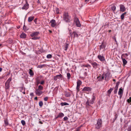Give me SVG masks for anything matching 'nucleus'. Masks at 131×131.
Masks as SVG:
<instances>
[{
    "label": "nucleus",
    "mask_w": 131,
    "mask_h": 131,
    "mask_svg": "<svg viewBox=\"0 0 131 131\" xmlns=\"http://www.w3.org/2000/svg\"><path fill=\"white\" fill-rule=\"evenodd\" d=\"M63 19L67 23L69 22L71 20V17L67 13H64L63 15Z\"/></svg>",
    "instance_id": "obj_1"
},
{
    "label": "nucleus",
    "mask_w": 131,
    "mask_h": 131,
    "mask_svg": "<svg viewBox=\"0 0 131 131\" xmlns=\"http://www.w3.org/2000/svg\"><path fill=\"white\" fill-rule=\"evenodd\" d=\"M39 34V32L38 31L31 33L30 35V36L32 37L31 39L35 40L39 39L40 37H37V36Z\"/></svg>",
    "instance_id": "obj_2"
},
{
    "label": "nucleus",
    "mask_w": 131,
    "mask_h": 131,
    "mask_svg": "<svg viewBox=\"0 0 131 131\" xmlns=\"http://www.w3.org/2000/svg\"><path fill=\"white\" fill-rule=\"evenodd\" d=\"M95 97L93 95V97L91 100L90 101L89 99H87V101L86 103V106L88 107L89 106H90L91 104H93L94 103L95 100Z\"/></svg>",
    "instance_id": "obj_3"
},
{
    "label": "nucleus",
    "mask_w": 131,
    "mask_h": 131,
    "mask_svg": "<svg viewBox=\"0 0 131 131\" xmlns=\"http://www.w3.org/2000/svg\"><path fill=\"white\" fill-rule=\"evenodd\" d=\"M102 119L101 118L98 119L97 123L95 125V128L97 129H99L102 126Z\"/></svg>",
    "instance_id": "obj_4"
},
{
    "label": "nucleus",
    "mask_w": 131,
    "mask_h": 131,
    "mask_svg": "<svg viewBox=\"0 0 131 131\" xmlns=\"http://www.w3.org/2000/svg\"><path fill=\"white\" fill-rule=\"evenodd\" d=\"M92 89L89 86L85 87L82 90L83 92L89 94L91 91Z\"/></svg>",
    "instance_id": "obj_5"
},
{
    "label": "nucleus",
    "mask_w": 131,
    "mask_h": 131,
    "mask_svg": "<svg viewBox=\"0 0 131 131\" xmlns=\"http://www.w3.org/2000/svg\"><path fill=\"white\" fill-rule=\"evenodd\" d=\"M110 75V73L109 72H107L105 74L104 77H105V81H107L110 80L111 77Z\"/></svg>",
    "instance_id": "obj_6"
},
{
    "label": "nucleus",
    "mask_w": 131,
    "mask_h": 131,
    "mask_svg": "<svg viewBox=\"0 0 131 131\" xmlns=\"http://www.w3.org/2000/svg\"><path fill=\"white\" fill-rule=\"evenodd\" d=\"M74 22L75 23L76 26L78 27H80L81 25L78 18H75L74 20Z\"/></svg>",
    "instance_id": "obj_7"
},
{
    "label": "nucleus",
    "mask_w": 131,
    "mask_h": 131,
    "mask_svg": "<svg viewBox=\"0 0 131 131\" xmlns=\"http://www.w3.org/2000/svg\"><path fill=\"white\" fill-rule=\"evenodd\" d=\"M104 75L99 74V75L97 77V79L98 81H102L104 79Z\"/></svg>",
    "instance_id": "obj_8"
},
{
    "label": "nucleus",
    "mask_w": 131,
    "mask_h": 131,
    "mask_svg": "<svg viewBox=\"0 0 131 131\" xmlns=\"http://www.w3.org/2000/svg\"><path fill=\"white\" fill-rule=\"evenodd\" d=\"M50 23H51V26L52 27H55L57 25V23L56 20L54 19L51 20Z\"/></svg>",
    "instance_id": "obj_9"
},
{
    "label": "nucleus",
    "mask_w": 131,
    "mask_h": 131,
    "mask_svg": "<svg viewBox=\"0 0 131 131\" xmlns=\"http://www.w3.org/2000/svg\"><path fill=\"white\" fill-rule=\"evenodd\" d=\"M9 87L10 84L5 83V89L6 92L7 93H8Z\"/></svg>",
    "instance_id": "obj_10"
},
{
    "label": "nucleus",
    "mask_w": 131,
    "mask_h": 131,
    "mask_svg": "<svg viewBox=\"0 0 131 131\" xmlns=\"http://www.w3.org/2000/svg\"><path fill=\"white\" fill-rule=\"evenodd\" d=\"M29 7V5L27 2H26V4L24 5L23 6L22 8L23 9L26 10Z\"/></svg>",
    "instance_id": "obj_11"
},
{
    "label": "nucleus",
    "mask_w": 131,
    "mask_h": 131,
    "mask_svg": "<svg viewBox=\"0 0 131 131\" xmlns=\"http://www.w3.org/2000/svg\"><path fill=\"white\" fill-rule=\"evenodd\" d=\"M98 58L101 61H103L105 60L104 57L101 55H99L97 56Z\"/></svg>",
    "instance_id": "obj_12"
},
{
    "label": "nucleus",
    "mask_w": 131,
    "mask_h": 131,
    "mask_svg": "<svg viewBox=\"0 0 131 131\" xmlns=\"http://www.w3.org/2000/svg\"><path fill=\"white\" fill-rule=\"evenodd\" d=\"M120 10L122 12H124L126 10V8L123 5H120Z\"/></svg>",
    "instance_id": "obj_13"
},
{
    "label": "nucleus",
    "mask_w": 131,
    "mask_h": 131,
    "mask_svg": "<svg viewBox=\"0 0 131 131\" xmlns=\"http://www.w3.org/2000/svg\"><path fill=\"white\" fill-rule=\"evenodd\" d=\"M91 64L92 65L93 67L95 69L97 68L99 66V64L96 62H92Z\"/></svg>",
    "instance_id": "obj_14"
},
{
    "label": "nucleus",
    "mask_w": 131,
    "mask_h": 131,
    "mask_svg": "<svg viewBox=\"0 0 131 131\" xmlns=\"http://www.w3.org/2000/svg\"><path fill=\"white\" fill-rule=\"evenodd\" d=\"M35 93L37 95L39 96L42 94V92L37 89L36 90Z\"/></svg>",
    "instance_id": "obj_15"
},
{
    "label": "nucleus",
    "mask_w": 131,
    "mask_h": 131,
    "mask_svg": "<svg viewBox=\"0 0 131 131\" xmlns=\"http://www.w3.org/2000/svg\"><path fill=\"white\" fill-rule=\"evenodd\" d=\"M106 47V44L103 42L102 43V44L100 46V49L101 50L102 49H105Z\"/></svg>",
    "instance_id": "obj_16"
},
{
    "label": "nucleus",
    "mask_w": 131,
    "mask_h": 131,
    "mask_svg": "<svg viewBox=\"0 0 131 131\" xmlns=\"http://www.w3.org/2000/svg\"><path fill=\"white\" fill-rule=\"evenodd\" d=\"M124 55H122L121 58L123 62L124 65H126L127 63V61L123 58Z\"/></svg>",
    "instance_id": "obj_17"
},
{
    "label": "nucleus",
    "mask_w": 131,
    "mask_h": 131,
    "mask_svg": "<svg viewBox=\"0 0 131 131\" xmlns=\"http://www.w3.org/2000/svg\"><path fill=\"white\" fill-rule=\"evenodd\" d=\"M34 16L29 17L28 18V21L29 22H30L34 19Z\"/></svg>",
    "instance_id": "obj_18"
},
{
    "label": "nucleus",
    "mask_w": 131,
    "mask_h": 131,
    "mask_svg": "<svg viewBox=\"0 0 131 131\" xmlns=\"http://www.w3.org/2000/svg\"><path fill=\"white\" fill-rule=\"evenodd\" d=\"M64 116V114L62 113H61L59 114L56 117V119H57L59 117H63Z\"/></svg>",
    "instance_id": "obj_19"
},
{
    "label": "nucleus",
    "mask_w": 131,
    "mask_h": 131,
    "mask_svg": "<svg viewBox=\"0 0 131 131\" xmlns=\"http://www.w3.org/2000/svg\"><path fill=\"white\" fill-rule=\"evenodd\" d=\"M123 90L121 88H120L119 89L118 92V95H121V94H123Z\"/></svg>",
    "instance_id": "obj_20"
},
{
    "label": "nucleus",
    "mask_w": 131,
    "mask_h": 131,
    "mask_svg": "<svg viewBox=\"0 0 131 131\" xmlns=\"http://www.w3.org/2000/svg\"><path fill=\"white\" fill-rule=\"evenodd\" d=\"M20 37L21 38H25L26 37V35L24 33H22L20 35Z\"/></svg>",
    "instance_id": "obj_21"
},
{
    "label": "nucleus",
    "mask_w": 131,
    "mask_h": 131,
    "mask_svg": "<svg viewBox=\"0 0 131 131\" xmlns=\"http://www.w3.org/2000/svg\"><path fill=\"white\" fill-rule=\"evenodd\" d=\"M29 73L30 76H33L34 75V73L33 72L31 69H29Z\"/></svg>",
    "instance_id": "obj_22"
},
{
    "label": "nucleus",
    "mask_w": 131,
    "mask_h": 131,
    "mask_svg": "<svg viewBox=\"0 0 131 131\" xmlns=\"http://www.w3.org/2000/svg\"><path fill=\"white\" fill-rule=\"evenodd\" d=\"M60 105L62 106L64 105H68L69 104L66 102H61L60 103Z\"/></svg>",
    "instance_id": "obj_23"
},
{
    "label": "nucleus",
    "mask_w": 131,
    "mask_h": 131,
    "mask_svg": "<svg viewBox=\"0 0 131 131\" xmlns=\"http://www.w3.org/2000/svg\"><path fill=\"white\" fill-rule=\"evenodd\" d=\"M126 12H125L124 13H123L122 15H121V19L122 20L124 19V16L126 15Z\"/></svg>",
    "instance_id": "obj_24"
},
{
    "label": "nucleus",
    "mask_w": 131,
    "mask_h": 131,
    "mask_svg": "<svg viewBox=\"0 0 131 131\" xmlns=\"http://www.w3.org/2000/svg\"><path fill=\"white\" fill-rule=\"evenodd\" d=\"M82 84V82L80 80H79L77 82V85L80 86Z\"/></svg>",
    "instance_id": "obj_25"
},
{
    "label": "nucleus",
    "mask_w": 131,
    "mask_h": 131,
    "mask_svg": "<svg viewBox=\"0 0 131 131\" xmlns=\"http://www.w3.org/2000/svg\"><path fill=\"white\" fill-rule=\"evenodd\" d=\"M23 29L24 31H26L28 30V28L27 27H26L24 25L23 27Z\"/></svg>",
    "instance_id": "obj_26"
},
{
    "label": "nucleus",
    "mask_w": 131,
    "mask_h": 131,
    "mask_svg": "<svg viewBox=\"0 0 131 131\" xmlns=\"http://www.w3.org/2000/svg\"><path fill=\"white\" fill-rule=\"evenodd\" d=\"M69 45L68 44L66 43L64 45V50L67 51Z\"/></svg>",
    "instance_id": "obj_27"
},
{
    "label": "nucleus",
    "mask_w": 131,
    "mask_h": 131,
    "mask_svg": "<svg viewBox=\"0 0 131 131\" xmlns=\"http://www.w3.org/2000/svg\"><path fill=\"white\" fill-rule=\"evenodd\" d=\"M56 77L57 78V79H61L62 75L61 74L58 75H56Z\"/></svg>",
    "instance_id": "obj_28"
},
{
    "label": "nucleus",
    "mask_w": 131,
    "mask_h": 131,
    "mask_svg": "<svg viewBox=\"0 0 131 131\" xmlns=\"http://www.w3.org/2000/svg\"><path fill=\"white\" fill-rule=\"evenodd\" d=\"M12 78H9L6 81V83L10 84V82L11 81Z\"/></svg>",
    "instance_id": "obj_29"
},
{
    "label": "nucleus",
    "mask_w": 131,
    "mask_h": 131,
    "mask_svg": "<svg viewBox=\"0 0 131 131\" xmlns=\"http://www.w3.org/2000/svg\"><path fill=\"white\" fill-rule=\"evenodd\" d=\"M43 87L41 85H39L38 87V90H43Z\"/></svg>",
    "instance_id": "obj_30"
},
{
    "label": "nucleus",
    "mask_w": 131,
    "mask_h": 131,
    "mask_svg": "<svg viewBox=\"0 0 131 131\" xmlns=\"http://www.w3.org/2000/svg\"><path fill=\"white\" fill-rule=\"evenodd\" d=\"M111 9L113 12H114L116 8V7L115 6H113L111 7Z\"/></svg>",
    "instance_id": "obj_31"
},
{
    "label": "nucleus",
    "mask_w": 131,
    "mask_h": 131,
    "mask_svg": "<svg viewBox=\"0 0 131 131\" xmlns=\"http://www.w3.org/2000/svg\"><path fill=\"white\" fill-rule=\"evenodd\" d=\"M67 78L68 80H69L71 77V75L70 73H67Z\"/></svg>",
    "instance_id": "obj_32"
},
{
    "label": "nucleus",
    "mask_w": 131,
    "mask_h": 131,
    "mask_svg": "<svg viewBox=\"0 0 131 131\" xmlns=\"http://www.w3.org/2000/svg\"><path fill=\"white\" fill-rule=\"evenodd\" d=\"M113 90V88H111L108 91V93L109 94H110Z\"/></svg>",
    "instance_id": "obj_33"
},
{
    "label": "nucleus",
    "mask_w": 131,
    "mask_h": 131,
    "mask_svg": "<svg viewBox=\"0 0 131 131\" xmlns=\"http://www.w3.org/2000/svg\"><path fill=\"white\" fill-rule=\"evenodd\" d=\"M21 123L23 126H24L26 124L25 122L23 120L21 121Z\"/></svg>",
    "instance_id": "obj_34"
},
{
    "label": "nucleus",
    "mask_w": 131,
    "mask_h": 131,
    "mask_svg": "<svg viewBox=\"0 0 131 131\" xmlns=\"http://www.w3.org/2000/svg\"><path fill=\"white\" fill-rule=\"evenodd\" d=\"M52 56L51 54H48L47 56V58L48 59H50L52 58Z\"/></svg>",
    "instance_id": "obj_35"
},
{
    "label": "nucleus",
    "mask_w": 131,
    "mask_h": 131,
    "mask_svg": "<svg viewBox=\"0 0 131 131\" xmlns=\"http://www.w3.org/2000/svg\"><path fill=\"white\" fill-rule=\"evenodd\" d=\"M43 103L42 101H40L39 102V105L40 107H42L43 105Z\"/></svg>",
    "instance_id": "obj_36"
},
{
    "label": "nucleus",
    "mask_w": 131,
    "mask_h": 131,
    "mask_svg": "<svg viewBox=\"0 0 131 131\" xmlns=\"http://www.w3.org/2000/svg\"><path fill=\"white\" fill-rule=\"evenodd\" d=\"M73 34H74V37H78V35L77 33L75 31L73 32Z\"/></svg>",
    "instance_id": "obj_37"
},
{
    "label": "nucleus",
    "mask_w": 131,
    "mask_h": 131,
    "mask_svg": "<svg viewBox=\"0 0 131 131\" xmlns=\"http://www.w3.org/2000/svg\"><path fill=\"white\" fill-rule=\"evenodd\" d=\"M45 64H43L42 65H38V68H42L43 67L45 66Z\"/></svg>",
    "instance_id": "obj_38"
},
{
    "label": "nucleus",
    "mask_w": 131,
    "mask_h": 131,
    "mask_svg": "<svg viewBox=\"0 0 131 131\" xmlns=\"http://www.w3.org/2000/svg\"><path fill=\"white\" fill-rule=\"evenodd\" d=\"M56 11V13L57 14H59V9L57 8H56L55 9Z\"/></svg>",
    "instance_id": "obj_39"
},
{
    "label": "nucleus",
    "mask_w": 131,
    "mask_h": 131,
    "mask_svg": "<svg viewBox=\"0 0 131 131\" xmlns=\"http://www.w3.org/2000/svg\"><path fill=\"white\" fill-rule=\"evenodd\" d=\"M4 123L5 124L6 126H7L8 125V123L7 120H5Z\"/></svg>",
    "instance_id": "obj_40"
},
{
    "label": "nucleus",
    "mask_w": 131,
    "mask_h": 131,
    "mask_svg": "<svg viewBox=\"0 0 131 131\" xmlns=\"http://www.w3.org/2000/svg\"><path fill=\"white\" fill-rule=\"evenodd\" d=\"M68 119V118L67 116H65L63 120L64 121H66Z\"/></svg>",
    "instance_id": "obj_41"
},
{
    "label": "nucleus",
    "mask_w": 131,
    "mask_h": 131,
    "mask_svg": "<svg viewBox=\"0 0 131 131\" xmlns=\"http://www.w3.org/2000/svg\"><path fill=\"white\" fill-rule=\"evenodd\" d=\"M80 127H78L75 131H80Z\"/></svg>",
    "instance_id": "obj_42"
},
{
    "label": "nucleus",
    "mask_w": 131,
    "mask_h": 131,
    "mask_svg": "<svg viewBox=\"0 0 131 131\" xmlns=\"http://www.w3.org/2000/svg\"><path fill=\"white\" fill-rule=\"evenodd\" d=\"M128 131H131V125L129 126L127 129Z\"/></svg>",
    "instance_id": "obj_43"
},
{
    "label": "nucleus",
    "mask_w": 131,
    "mask_h": 131,
    "mask_svg": "<svg viewBox=\"0 0 131 131\" xmlns=\"http://www.w3.org/2000/svg\"><path fill=\"white\" fill-rule=\"evenodd\" d=\"M83 66L88 67H90V66L89 64H86L84 65Z\"/></svg>",
    "instance_id": "obj_44"
},
{
    "label": "nucleus",
    "mask_w": 131,
    "mask_h": 131,
    "mask_svg": "<svg viewBox=\"0 0 131 131\" xmlns=\"http://www.w3.org/2000/svg\"><path fill=\"white\" fill-rule=\"evenodd\" d=\"M115 90L114 91V93L116 94L117 93L118 89H115Z\"/></svg>",
    "instance_id": "obj_45"
},
{
    "label": "nucleus",
    "mask_w": 131,
    "mask_h": 131,
    "mask_svg": "<svg viewBox=\"0 0 131 131\" xmlns=\"http://www.w3.org/2000/svg\"><path fill=\"white\" fill-rule=\"evenodd\" d=\"M48 100V97H45L44 99V100L46 101H47Z\"/></svg>",
    "instance_id": "obj_46"
},
{
    "label": "nucleus",
    "mask_w": 131,
    "mask_h": 131,
    "mask_svg": "<svg viewBox=\"0 0 131 131\" xmlns=\"http://www.w3.org/2000/svg\"><path fill=\"white\" fill-rule=\"evenodd\" d=\"M66 96L67 97H68L70 96V94L69 93H65Z\"/></svg>",
    "instance_id": "obj_47"
},
{
    "label": "nucleus",
    "mask_w": 131,
    "mask_h": 131,
    "mask_svg": "<svg viewBox=\"0 0 131 131\" xmlns=\"http://www.w3.org/2000/svg\"><path fill=\"white\" fill-rule=\"evenodd\" d=\"M34 21L36 24H37V18H35L34 20Z\"/></svg>",
    "instance_id": "obj_48"
},
{
    "label": "nucleus",
    "mask_w": 131,
    "mask_h": 131,
    "mask_svg": "<svg viewBox=\"0 0 131 131\" xmlns=\"http://www.w3.org/2000/svg\"><path fill=\"white\" fill-rule=\"evenodd\" d=\"M118 84L117 83L116 85V86L115 87V89H118Z\"/></svg>",
    "instance_id": "obj_49"
},
{
    "label": "nucleus",
    "mask_w": 131,
    "mask_h": 131,
    "mask_svg": "<svg viewBox=\"0 0 131 131\" xmlns=\"http://www.w3.org/2000/svg\"><path fill=\"white\" fill-rule=\"evenodd\" d=\"M40 83L39 82V81L38 80H37L36 81V84L37 85H38V84Z\"/></svg>",
    "instance_id": "obj_50"
},
{
    "label": "nucleus",
    "mask_w": 131,
    "mask_h": 131,
    "mask_svg": "<svg viewBox=\"0 0 131 131\" xmlns=\"http://www.w3.org/2000/svg\"><path fill=\"white\" fill-rule=\"evenodd\" d=\"M122 55H124V56H123V58H124L125 56H128V54L127 53L124 54H123Z\"/></svg>",
    "instance_id": "obj_51"
},
{
    "label": "nucleus",
    "mask_w": 131,
    "mask_h": 131,
    "mask_svg": "<svg viewBox=\"0 0 131 131\" xmlns=\"http://www.w3.org/2000/svg\"><path fill=\"white\" fill-rule=\"evenodd\" d=\"M127 101L129 103H131V100L129 99H128L127 100Z\"/></svg>",
    "instance_id": "obj_52"
},
{
    "label": "nucleus",
    "mask_w": 131,
    "mask_h": 131,
    "mask_svg": "<svg viewBox=\"0 0 131 131\" xmlns=\"http://www.w3.org/2000/svg\"><path fill=\"white\" fill-rule=\"evenodd\" d=\"M44 83V81L43 80L40 83V84L42 85H43V84Z\"/></svg>",
    "instance_id": "obj_53"
},
{
    "label": "nucleus",
    "mask_w": 131,
    "mask_h": 131,
    "mask_svg": "<svg viewBox=\"0 0 131 131\" xmlns=\"http://www.w3.org/2000/svg\"><path fill=\"white\" fill-rule=\"evenodd\" d=\"M57 78L56 77V76L54 77V80L55 81H56L57 80Z\"/></svg>",
    "instance_id": "obj_54"
},
{
    "label": "nucleus",
    "mask_w": 131,
    "mask_h": 131,
    "mask_svg": "<svg viewBox=\"0 0 131 131\" xmlns=\"http://www.w3.org/2000/svg\"><path fill=\"white\" fill-rule=\"evenodd\" d=\"M80 86L77 85L76 87V89H80Z\"/></svg>",
    "instance_id": "obj_55"
},
{
    "label": "nucleus",
    "mask_w": 131,
    "mask_h": 131,
    "mask_svg": "<svg viewBox=\"0 0 131 131\" xmlns=\"http://www.w3.org/2000/svg\"><path fill=\"white\" fill-rule=\"evenodd\" d=\"M30 95L31 96H33L34 95V93H31L30 94Z\"/></svg>",
    "instance_id": "obj_56"
},
{
    "label": "nucleus",
    "mask_w": 131,
    "mask_h": 131,
    "mask_svg": "<svg viewBox=\"0 0 131 131\" xmlns=\"http://www.w3.org/2000/svg\"><path fill=\"white\" fill-rule=\"evenodd\" d=\"M119 95V98L121 99L122 97L123 94Z\"/></svg>",
    "instance_id": "obj_57"
},
{
    "label": "nucleus",
    "mask_w": 131,
    "mask_h": 131,
    "mask_svg": "<svg viewBox=\"0 0 131 131\" xmlns=\"http://www.w3.org/2000/svg\"><path fill=\"white\" fill-rule=\"evenodd\" d=\"M85 75L86 76L87 75V73L86 72H85L84 73Z\"/></svg>",
    "instance_id": "obj_58"
},
{
    "label": "nucleus",
    "mask_w": 131,
    "mask_h": 131,
    "mask_svg": "<svg viewBox=\"0 0 131 131\" xmlns=\"http://www.w3.org/2000/svg\"><path fill=\"white\" fill-rule=\"evenodd\" d=\"M76 89L77 90V92L78 93L80 89Z\"/></svg>",
    "instance_id": "obj_59"
},
{
    "label": "nucleus",
    "mask_w": 131,
    "mask_h": 131,
    "mask_svg": "<svg viewBox=\"0 0 131 131\" xmlns=\"http://www.w3.org/2000/svg\"><path fill=\"white\" fill-rule=\"evenodd\" d=\"M34 100H37V97H35L34 98Z\"/></svg>",
    "instance_id": "obj_60"
},
{
    "label": "nucleus",
    "mask_w": 131,
    "mask_h": 131,
    "mask_svg": "<svg viewBox=\"0 0 131 131\" xmlns=\"http://www.w3.org/2000/svg\"><path fill=\"white\" fill-rule=\"evenodd\" d=\"M70 36L71 37H72V34L71 33V32L70 33Z\"/></svg>",
    "instance_id": "obj_61"
},
{
    "label": "nucleus",
    "mask_w": 131,
    "mask_h": 131,
    "mask_svg": "<svg viewBox=\"0 0 131 131\" xmlns=\"http://www.w3.org/2000/svg\"><path fill=\"white\" fill-rule=\"evenodd\" d=\"M89 0H85V2H89Z\"/></svg>",
    "instance_id": "obj_62"
},
{
    "label": "nucleus",
    "mask_w": 131,
    "mask_h": 131,
    "mask_svg": "<svg viewBox=\"0 0 131 131\" xmlns=\"http://www.w3.org/2000/svg\"><path fill=\"white\" fill-rule=\"evenodd\" d=\"M49 31L50 33H51L52 32V31L50 30H49Z\"/></svg>",
    "instance_id": "obj_63"
},
{
    "label": "nucleus",
    "mask_w": 131,
    "mask_h": 131,
    "mask_svg": "<svg viewBox=\"0 0 131 131\" xmlns=\"http://www.w3.org/2000/svg\"><path fill=\"white\" fill-rule=\"evenodd\" d=\"M117 117V114H116L115 115V119Z\"/></svg>",
    "instance_id": "obj_64"
}]
</instances>
